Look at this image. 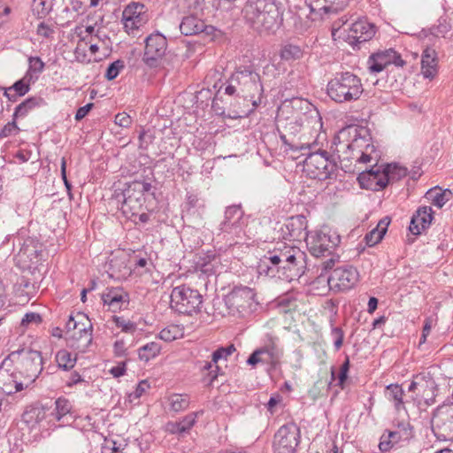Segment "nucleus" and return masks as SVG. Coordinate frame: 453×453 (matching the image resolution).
<instances>
[{"label": "nucleus", "instance_id": "1", "mask_svg": "<svg viewBox=\"0 0 453 453\" xmlns=\"http://www.w3.org/2000/svg\"><path fill=\"white\" fill-rule=\"evenodd\" d=\"M296 103L304 104L306 111L278 127L280 138L291 150H311L316 146L323 126L322 119L319 111L307 101L297 100Z\"/></svg>", "mask_w": 453, "mask_h": 453}, {"label": "nucleus", "instance_id": "2", "mask_svg": "<svg viewBox=\"0 0 453 453\" xmlns=\"http://www.w3.org/2000/svg\"><path fill=\"white\" fill-rule=\"evenodd\" d=\"M334 151L342 162L355 160L357 164L374 162L380 153L372 142L369 130L363 127L349 126L342 129L334 138Z\"/></svg>", "mask_w": 453, "mask_h": 453}, {"label": "nucleus", "instance_id": "3", "mask_svg": "<svg viewBox=\"0 0 453 453\" xmlns=\"http://www.w3.org/2000/svg\"><path fill=\"white\" fill-rule=\"evenodd\" d=\"M304 257V253L298 248L280 242L264 256L259 268L264 270L263 266H265L267 273L274 269L278 273L281 272L286 278L293 280L303 273Z\"/></svg>", "mask_w": 453, "mask_h": 453}, {"label": "nucleus", "instance_id": "4", "mask_svg": "<svg viewBox=\"0 0 453 453\" xmlns=\"http://www.w3.org/2000/svg\"><path fill=\"white\" fill-rule=\"evenodd\" d=\"M242 13L257 31L274 32L282 23V12L276 0H248Z\"/></svg>", "mask_w": 453, "mask_h": 453}, {"label": "nucleus", "instance_id": "5", "mask_svg": "<svg viewBox=\"0 0 453 453\" xmlns=\"http://www.w3.org/2000/svg\"><path fill=\"white\" fill-rule=\"evenodd\" d=\"M326 93L335 103H350L361 97L364 87L357 75L351 72H341L328 81Z\"/></svg>", "mask_w": 453, "mask_h": 453}, {"label": "nucleus", "instance_id": "6", "mask_svg": "<svg viewBox=\"0 0 453 453\" xmlns=\"http://www.w3.org/2000/svg\"><path fill=\"white\" fill-rule=\"evenodd\" d=\"M225 94L252 100L263 92L260 76L250 68L237 70L226 81Z\"/></svg>", "mask_w": 453, "mask_h": 453}, {"label": "nucleus", "instance_id": "7", "mask_svg": "<svg viewBox=\"0 0 453 453\" xmlns=\"http://www.w3.org/2000/svg\"><path fill=\"white\" fill-rule=\"evenodd\" d=\"M316 146L311 150L303 161V171L311 179L325 180L329 179L336 170L335 163L329 158L326 150Z\"/></svg>", "mask_w": 453, "mask_h": 453}, {"label": "nucleus", "instance_id": "8", "mask_svg": "<svg viewBox=\"0 0 453 453\" xmlns=\"http://www.w3.org/2000/svg\"><path fill=\"white\" fill-rule=\"evenodd\" d=\"M243 215L244 212L241 204H234L226 208L224 220L219 226V231L222 234L231 235L227 238L230 245L240 243L245 236Z\"/></svg>", "mask_w": 453, "mask_h": 453}, {"label": "nucleus", "instance_id": "9", "mask_svg": "<svg viewBox=\"0 0 453 453\" xmlns=\"http://www.w3.org/2000/svg\"><path fill=\"white\" fill-rule=\"evenodd\" d=\"M170 297L172 309L180 314L190 315L197 311L203 303L202 295L186 285L175 287Z\"/></svg>", "mask_w": 453, "mask_h": 453}, {"label": "nucleus", "instance_id": "10", "mask_svg": "<svg viewBox=\"0 0 453 453\" xmlns=\"http://www.w3.org/2000/svg\"><path fill=\"white\" fill-rule=\"evenodd\" d=\"M19 357V374L26 380V387L34 382L42 371V353L31 349H21L12 351L9 358Z\"/></svg>", "mask_w": 453, "mask_h": 453}, {"label": "nucleus", "instance_id": "11", "mask_svg": "<svg viewBox=\"0 0 453 453\" xmlns=\"http://www.w3.org/2000/svg\"><path fill=\"white\" fill-rule=\"evenodd\" d=\"M340 242V235L331 230H319L306 234L308 250L316 257L332 255Z\"/></svg>", "mask_w": 453, "mask_h": 453}, {"label": "nucleus", "instance_id": "12", "mask_svg": "<svg viewBox=\"0 0 453 453\" xmlns=\"http://www.w3.org/2000/svg\"><path fill=\"white\" fill-rule=\"evenodd\" d=\"M432 432L439 441H453V403L440 405L434 411Z\"/></svg>", "mask_w": 453, "mask_h": 453}, {"label": "nucleus", "instance_id": "13", "mask_svg": "<svg viewBox=\"0 0 453 453\" xmlns=\"http://www.w3.org/2000/svg\"><path fill=\"white\" fill-rule=\"evenodd\" d=\"M300 442V429L295 423L281 426L273 438L274 453H295Z\"/></svg>", "mask_w": 453, "mask_h": 453}, {"label": "nucleus", "instance_id": "14", "mask_svg": "<svg viewBox=\"0 0 453 453\" xmlns=\"http://www.w3.org/2000/svg\"><path fill=\"white\" fill-rule=\"evenodd\" d=\"M166 50V38L158 32L151 34L145 39V50L142 60L148 66L157 67L165 55Z\"/></svg>", "mask_w": 453, "mask_h": 453}, {"label": "nucleus", "instance_id": "15", "mask_svg": "<svg viewBox=\"0 0 453 453\" xmlns=\"http://www.w3.org/2000/svg\"><path fill=\"white\" fill-rule=\"evenodd\" d=\"M147 7L137 2L129 4L122 12V21L126 31L134 34L149 21Z\"/></svg>", "mask_w": 453, "mask_h": 453}, {"label": "nucleus", "instance_id": "16", "mask_svg": "<svg viewBox=\"0 0 453 453\" xmlns=\"http://www.w3.org/2000/svg\"><path fill=\"white\" fill-rule=\"evenodd\" d=\"M255 293L248 287L234 288L225 298L231 312L243 314L252 309Z\"/></svg>", "mask_w": 453, "mask_h": 453}, {"label": "nucleus", "instance_id": "17", "mask_svg": "<svg viewBox=\"0 0 453 453\" xmlns=\"http://www.w3.org/2000/svg\"><path fill=\"white\" fill-rule=\"evenodd\" d=\"M358 280V272L353 266L344 265L333 270L327 279L332 290L345 291L352 288Z\"/></svg>", "mask_w": 453, "mask_h": 453}, {"label": "nucleus", "instance_id": "18", "mask_svg": "<svg viewBox=\"0 0 453 453\" xmlns=\"http://www.w3.org/2000/svg\"><path fill=\"white\" fill-rule=\"evenodd\" d=\"M282 355L280 349L273 339L264 347L255 349L247 359V364L255 366L256 365L267 364L275 366Z\"/></svg>", "mask_w": 453, "mask_h": 453}, {"label": "nucleus", "instance_id": "19", "mask_svg": "<svg viewBox=\"0 0 453 453\" xmlns=\"http://www.w3.org/2000/svg\"><path fill=\"white\" fill-rule=\"evenodd\" d=\"M357 181L362 188L371 190L382 189L388 185V179L383 171L373 167L362 171L357 176Z\"/></svg>", "mask_w": 453, "mask_h": 453}, {"label": "nucleus", "instance_id": "20", "mask_svg": "<svg viewBox=\"0 0 453 453\" xmlns=\"http://www.w3.org/2000/svg\"><path fill=\"white\" fill-rule=\"evenodd\" d=\"M6 359L0 365V393L10 395L24 388V381L18 380V374L4 368Z\"/></svg>", "mask_w": 453, "mask_h": 453}, {"label": "nucleus", "instance_id": "21", "mask_svg": "<svg viewBox=\"0 0 453 453\" xmlns=\"http://www.w3.org/2000/svg\"><path fill=\"white\" fill-rule=\"evenodd\" d=\"M102 301L104 305H107L111 311L115 312L120 310L123 305L128 304L129 296L123 288H111L102 294Z\"/></svg>", "mask_w": 453, "mask_h": 453}, {"label": "nucleus", "instance_id": "22", "mask_svg": "<svg viewBox=\"0 0 453 453\" xmlns=\"http://www.w3.org/2000/svg\"><path fill=\"white\" fill-rule=\"evenodd\" d=\"M375 35V27L366 20H357L349 27V38L357 43L367 42Z\"/></svg>", "mask_w": 453, "mask_h": 453}, {"label": "nucleus", "instance_id": "23", "mask_svg": "<svg viewBox=\"0 0 453 453\" xmlns=\"http://www.w3.org/2000/svg\"><path fill=\"white\" fill-rule=\"evenodd\" d=\"M433 210L429 206L419 207L411 217L409 229L412 234L418 235L421 231L427 228L433 219Z\"/></svg>", "mask_w": 453, "mask_h": 453}, {"label": "nucleus", "instance_id": "24", "mask_svg": "<svg viewBox=\"0 0 453 453\" xmlns=\"http://www.w3.org/2000/svg\"><path fill=\"white\" fill-rule=\"evenodd\" d=\"M123 196L124 200L120 207L122 213L127 218L137 215L142 208L145 198L137 196L134 191L130 190L128 186L123 191Z\"/></svg>", "mask_w": 453, "mask_h": 453}, {"label": "nucleus", "instance_id": "25", "mask_svg": "<svg viewBox=\"0 0 453 453\" xmlns=\"http://www.w3.org/2000/svg\"><path fill=\"white\" fill-rule=\"evenodd\" d=\"M349 0H305L311 12L336 13L343 10Z\"/></svg>", "mask_w": 453, "mask_h": 453}, {"label": "nucleus", "instance_id": "26", "mask_svg": "<svg viewBox=\"0 0 453 453\" xmlns=\"http://www.w3.org/2000/svg\"><path fill=\"white\" fill-rule=\"evenodd\" d=\"M438 58L435 50L426 48L421 56V72L425 78L433 79L437 73Z\"/></svg>", "mask_w": 453, "mask_h": 453}, {"label": "nucleus", "instance_id": "27", "mask_svg": "<svg viewBox=\"0 0 453 453\" xmlns=\"http://www.w3.org/2000/svg\"><path fill=\"white\" fill-rule=\"evenodd\" d=\"M288 234L293 240H299L302 238L306 239L307 219L303 215H296L291 217L285 224Z\"/></svg>", "mask_w": 453, "mask_h": 453}, {"label": "nucleus", "instance_id": "28", "mask_svg": "<svg viewBox=\"0 0 453 453\" xmlns=\"http://www.w3.org/2000/svg\"><path fill=\"white\" fill-rule=\"evenodd\" d=\"M80 319L82 325L80 324L81 326H77L76 332L73 333L71 337L77 341H82L83 347L86 348L92 342L93 326L85 314L80 313Z\"/></svg>", "mask_w": 453, "mask_h": 453}, {"label": "nucleus", "instance_id": "29", "mask_svg": "<svg viewBox=\"0 0 453 453\" xmlns=\"http://www.w3.org/2000/svg\"><path fill=\"white\" fill-rule=\"evenodd\" d=\"M179 27L182 35L189 36L203 32L205 28V24L196 16L189 15L182 19Z\"/></svg>", "mask_w": 453, "mask_h": 453}, {"label": "nucleus", "instance_id": "30", "mask_svg": "<svg viewBox=\"0 0 453 453\" xmlns=\"http://www.w3.org/2000/svg\"><path fill=\"white\" fill-rule=\"evenodd\" d=\"M47 411L39 406L28 407L22 414V421L31 429L39 426L47 416Z\"/></svg>", "mask_w": 453, "mask_h": 453}, {"label": "nucleus", "instance_id": "31", "mask_svg": "<svg viewBox=\"0 0 453 453\" xmlns=\"http://www.w3.org/2000/svg\"><path fill=\"white\" fill-rule=\"evenodd\" d=\"M421 380L423 383H425L424 388H418L417 395L424 399L426 405L430 406L435 403L437 385L431 377H427L424 374Z\"/></svg>", "mask_w": 453, "mask_h": 453}, {"label": "nucleus", "instance_id": "32", "mask_svg": "<svg viewBox=\"0 0 453 453\" xmlns=\"http://www.w3.org/2000/svg\"><path fill=\"white\" fill-rule=\"evenodd\" d=\"M389 224L390 219L388 217H385L380 219L377 226L365 234V242L366 245L372 247L379 243L387 233Z\"/></svg>", "mask_w": 453, "mask_h": 453}, {"label": "nucleus", "instance_id": "33", "mask_svg": "<svg viewBox=\"0 0 453 453\" xmlns=\"http://www.w3.org/2000/svg\"><path fill=\"white\" fill-rule=\"evenodd\" d=\"M199 412H193L184 417L179 422H168L166 424V431L171 434H182L188 432L196 421Z\"/></svg>", "mask_w": 453, "mask_h": 453}, {"label": "nucleus", "instance_id": "34", "mask_svg": "<svg viewBox=\"0 0 453 453\" xmlns=\"http://www.w3.org/2000/svg\"><path fill=\"white\" fill-rule=\"evenodd\" d=\"M452 196L449 189H441L439 187L430 188L425 195V198L433 205L441 208Z\"/></svg>", "mask_w": 453, "mask_h": 453}, {"label": "nucleus", "instance_id": "35", "mask_svg": "<svg viewBox=\"0 0 453 453\" xmlns=\"http://www.w3.org/2000/svg\"><path fill=\"white\" fill-rule=\"evenodd\" d=\"M386 397L390 401L396 411L405 410V405L403 400L404 392L402 387L398 384H390L386 387Z\"/></svg>", "mask_w": 453, "mask_h": 453}, {"label": "nucleus", "instance_id": "36", "mask_svg": "<svg viewBox=\"0 0 453 453\" xmlns=\"http://www.w3.org/2000/svg\"><path fill=\"white\" fill-rule=\"evenodd\" d=\"M44 104L45 102L42 97L31 96L16 106L12 117L14 119H17L20 117H25L29 111L36 107L43 105Z\"/></svg>", "mask_w": 453, "mask_h": 453}, {"label": "nucleus", "instance_id": "37", "mask_svg": "<svg viewBox=\"0 0 453 453\" xmlns=\"http://www.w3.org/2000/svg\"><path fill=\"white\" fill-rule=\"evenodd\" d=\"M401 441L402 434L400 431H387L380 437L379 449L381 452H388Z\"/></svg>", "mask_w": 453, "mask_h": 453}, {"label": "nucleus", "instance_id": "38", "mask_svg": "<svg viewBox=\"0 0 453 453\" xmlns=\"http://www.w3.org/2000/svg\"><path fill=\"white\" fill-rule=\"evenodd\" d=\"M280 58L284 61H295L301 59L303 56V49L293 43H287L281 47Z\"/></svg>", "mask_w": 453, "mask_h": 453}, {"label": "nucleus", "instance_id": "39", "mask_svg": "<svg viewBox=\"0 0 453 453\" xmlns=\"http://www.w3.org/2000/svg\"><path fill=\"white\" fill-rule=\"evenodd\" d=\"M56 362L59 368L65 371L72 369L76 364V356L66 349H60L56 354Z\"/></svg>", "mask_w": 453, "mask_h": 453}, {"label": "nucleus", "instance_id": "40", "mask_svg": "<svg viewBox=\"0 0 453 453\" xmlns=\"http://www.w3.org/2000/svg\"><path fill=\"white\" fill-rule=\"evenodd\" d=\"M161 350L159 343L151 342L138 349V356L141 360L148 362L151 358L157 357Z\"/></svg>", "mask_w": 453, "mask_h": 453}, {"label": "nucleus", "instance_id": "41", "mask_svg": "<svg viewBox=\"0 0 453 453\" xmlns=\"http://www.w3.org/2000/svg\"><path fill=\"white\" fill-rule=\"evenodd\" d=\"M55 405V410L50 413V415L58 421H60L69 414L73 407L69 400L61 397L56 400Z\"/></svg>", "mask_w": 453, "mask_h": 453}, {"label": "nucleus", "instance_id": "42", "mask_svg": "<svg viewBox=\"0 0 453 453\" xmlns=\"http://www.w3.org/2000/svg\"><path fill=\"white\" fill-rule=\"evenodd\" d=\"M384 174L387 176L388 183L390 180H398L403 177H405L408 173V170L406 167L400 166L396 164L388 165L383 169Z\"/></svg>", "mask_w": 453, "mask_h": 453}, {"label": "nucleus", "instance_id": "43", "mask_svg": "<svg viewBox=\"0 0 453 453\" xmlns=\"http://www.w3.org/2000/svg\"><path fill=\"white\" fill-rule=\"evenodd\" d=\"M170 408L175 412L186 410L189 405L188 395L174 394L169 397Z\"/></svg>", "mask_w": 453, "mask_h": 453}, {"label": "nucleus", "instance_id": "44", "mask_svg": "<svg viewBox=\"0 0 453 453\" xmlns=\"http://www.w3.org/2000/svg\"><path fill=\"white\" fill-rule=\"evenodd\" d=\"M34 82L35 79L31 78L30 74H25L20 80L14 82V84L9 88L23 96L29 92L31 83Z\"/></svg>", "mask_w": 453, "mask_h": 453}, {"label": "nucleus", "instance_id": "45", "mask_svg": "<svg viewBox=\"0 0 453 453\" xmlns=\"http://www.w3.org/2000/svg\"><path fill=\"white\" fill-rule=\"evenodd\" d=\"M28 70L25 74H30L35 81L38 79V75L44 70V63L39 57L28 58Z\"/></svg>", "mask_w": 453, "mask_h": 453}, {"label": "nucleus", "instance_id": "46", "mask_svg": "<svg viewBox=\"0 0 453 453\" xmlns=\"http://www.w3.org/2000/svg\"><path fill=\"white\" fill-rule=\"evenodd\" d=\"M219 263V260L216 257H213L212 259L209 261L202 259L196 263V269L203 274L212 275L216 273Z\"/></svg>", "mask_w": 453, "mask_h": 453}, {"label": "nucleus", "instance_id": "47", "mask_svg": "<svg viewBox=\"0 0 453 453\" xmlns=\"http://www.w3.org/2000/svg\"><path fill=\"white\" fill-rule=\"evenodd\" d=\"M180 335V329L175 325L168 326L159 333V338L165 342H172L179 338Z\"/></svg>", "mask_w": 453, "mask_h": 453}, {"label": "nucleus", "instance_id": "48", "mask_svg": "<svg viewBox=\"0 0 453 453\" xmlns=\"http://www.w3.org/2000/svg\"><path fill=\"white\" fill-rule=\"evenodd\" d=\"M368 65L369 70L372 73H380L387 67L383 59V55H379L378 53H375L369 58Z\"/></svg>", "mask_w": 453, "mask_h": 453}, {"label": "nucleus", "instance_id": "49", "mask_svg": "<svg viewBox=\"0 0 453 453\" xmlns=\"http://www.w3.org/2000/svg\"><path fill=\"white\" fill-rule=\"evenodd\" d=\"M236 350L234 344L227 347H221L216 349L211 355V362L217 364L220 359H226Z\"/></svg>", "mask_w": 453, "mask_h": 453}, {"label": "nucleus", "instance_id": "50", "mask_svg": "<svg viewBox=\"0 0 453 453\" xmlns=\"http://www.w3.org/2000/svg\"><path fill=\"white\" fill-rule=\"evenodd\" d=\"M124 67H125V64H124L123 60L118 59V60L112 62L111 64H110V65L106 69L105 75H104L105 78L108 81L114 80Z\"/></svg>", "mask_w": 453, "mask_h": 453}, {"label": "nucleus", "instance_id": "51", "mask_svg": "<svg viewBox=\"0 0 453 453\" xmlns=\"http://www.w3.org/2000/svg\"><path fill=\"white\" fill-rule=\"evenodd\" d=\"M113 321L117 327L121 328V330L125 333L133 334L136 331V325L135 323L125 319L123 317H113Z\"/></svg>", "mask_w": 453, "mask_h": 453}, {"label": "nucleus", "instance_id": "52", "mask_svg": "<svg viewBox=\"0 0 453 453\" xmlns=\"http://www.w3.org/2000/svg\"><path fill=\"white\" fill-rule=\"evenodd\" d=\"M130 190H133L140 197H144V193L149 192L151 188V184L145 181L135 180L128 185Z\"/></svg>", "mask_w": 453, "mask_h": 453}, {"label": "nucleus", "instance_id": "53", "mask_svg": "<svg viewBox=\"0 0 453 453\" xmlns=\"http://www.w3.org/2000/svg\"><path fill=\"white\" fill-rule=\"evenodd\" d=\"M127 446V443H118L115 441H109L103 447L102 453H124Z\"/></svg>", "mask_w": 453, "mask_h": 453}, {"label": "nucleus", "instance_id": "54", "mask_svg": "<svg viewBox=\"0 0 453 453\" xmlns=\"http://www.w3.org/2000/svg\"><path fill=\"white\" fill-rule=\"evenodd\" d=\"M42 322V317L36 312H27L21 319L20 326L27 327L31 324L39 325Z\"/></svg>", "mask_w": 453, "mask_h": 453}, {"label": "nucleus", "instance_id": "55", "mask_svg": "<svg viewBox=\"0 0 453 453\" xmlns=\"http://www.w3.org/2000/svg\"><path fill=\"white\" fill-rule=\"evenodd\" d=\"M154 135L150 130H142L139 134V148L147 150L149 145L152 143Z\"/></svg>", "mask_w": 453, "mask_h": 453}, {"label": "nucleus", "instance_id": "56", "mask_svg": "<svg viewBox=\"0 0 453 453\" xmlns=\"http://www.w3.org/2000/svg\"><path fill=\"white\" fill-rule=\"evenodd\" d=\"M19 127L17 126L16 119L12 118V121L8 122L0 131V139L8 137L13 134H17Z\"/></svg>", "mask_w": 453, "mask_h": 453}, {"label": "nucleus", "instance_id": "57", "mask_svg": "<svg viewBox=\"0 0 453 453\" xmlns=\"http://www.w3.org/2000/svg\"><path fill=\"white\" fill-rule=\"evenodd\" d=\"M331 336L334 339V346L336 350H339L343 343L344 333L342 328L338 326L332 327Z\"/></svg>", "mask_w": 453, "mask_h": 453}, {"label": "nucleus", "instance_id": "58", "mask_svg": "<svg viewBox=\"0 0 453 453\" xmlns=\"http://www.w3.org/2000/svg\"><path fill=\"white\" fill-rule=\"evenodd\" d=\"M80 324L82 325V322H81L80 319V313L76 314L75 316L71 314L65 324L66 332L72 334L73 333L76 332L77 326H81Z\"/></svg>", "mask_w": 453, "mask_h": 453}, {"label": "nucleus", "instance_id": "59", "mask_svg": "<svg viewBox=\"0 0 453 453\" xmlns=\"http://www.w3.org/2000/svg\"><path fill=\"white\" fill-rule=\"evenodd\" d=\"M114 122L116 125L122 127H128L131 123L132 119L131 117L126 113V112H119L116 114Z\"/></svg>", "mask_w": 453, "mask_h": 453}, {"label": "nucleus", "instance_id": "60", "mask_svg": "<svg viewBox=\"0 0 453 453\" xmlns=\"http://www.w3.org/2000/svg\"><path fill=\"white\" fill-rule=\"evenodd\" d=\"M127 352V349L126 348V343L123 340L116 341L113 344V353L115 357H126Z\"/></svg>", "mask_w": 453, "mask_h": 453}, {"label": "nucleus", "instance_id": "61", "mask_svg": "<svg viewBox=\"0 0 453 453\" xmlns=\"http://www.w3.org/2000/svg\"><path fill=\"white\" fill-rule=\"evenodd\" d=\"M37 35L44 38H49L53 34V29L43 22H41L37 27Z\"/></svg>", "mask_w": 453, "mask_h": 453}, {"label": "nucleus", "instance_id": "62", "mask_svg": "<svg viewBox=\"0 0 453 453\" xmlns=\"http://www.w3.org/2000/svg\"><path fill=\"white\" fill-rule=\"evenodd\" d=\"M93 106H94V104L89 103L82 107H80L76 111L75 119L77 121H79V120H81L82 119H84L87 116V114L89 112V111L93 108Z\"/></svg>", "mask_w": 453, "mask_h": 453}, {"label": "nucleus", "instance_id": "63", "mask_svg": "<svg viewBox=\"0 0 453 453\" xmlns=\"http://www.w3.org/2000/svg\"><path fill=\"white\" fill-rule=\"evenodd\" d=\"M110 373L114 378H119L126 373V362H121L118 365L110 369Z\"/></svg>", "mask_w": 453, "mask_h": 453}, {"label": "nucleus", "instance_id": "64", "mask_svg": "<svg viewBox=\"0 0 453 453\" xmlns=\"http://www.w3.org/2000/svg\"><path fill=\"white\" fill-rule=\"evenodd\" d=\"M423 374H418L415 376V379L409 386V391L410 392H415L416 390L418 392L419 388H424V384L422 381Z\"/></svg>", "mask_w": 453, "mask_h": 453}]
</instances>
